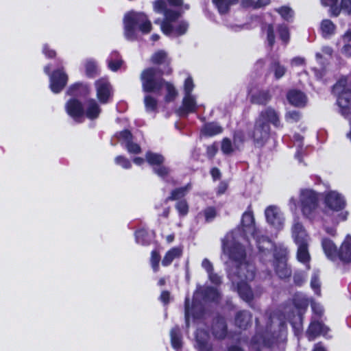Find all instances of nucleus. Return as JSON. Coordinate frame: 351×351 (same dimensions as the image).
Masks as SVG:
<instances>
[{
    "instance_id": "1a4fd4ad",
    "label": "nucleus",
    "mask_w": 351,
    "mask_h": 351,
    "mask_svg": "<svg viewBox=\"0 0 351 351\" xmlns=\"http://www.w3.org/2000/svg\"><path fill=\"white\" fill-rule=\"evenodd\" d=\"M210 332L215 339L223 341L229 333L228 323L224 316L217 314L211 321Z\"/></svg>"
},
{
    "instance_id": "5701e85b",
    "label": "nucleus",
    "mask_w": 351,
    "mask_h": 351,
    "mask_svg": "<svg viewBox=\"0 0 351 351\" xmlns=\"http://www.w3.org/2000/svg\"><path fill=\"white\" fill-rule=\"evenodd\" d=\"M196 348L198 351H209L213 350V345L209 343L208 332L204 329H197L195 332Z\"/></svg>"
},
{
    "instance_id": "69168bd1",
    "label": "nucleus",
    "mask_w": 351,
    "mask_h": 351,
    "mask_svg": "<svg viewBox=\"0 0 351 351\" xmlns=\"http://www.w3.org/2000/svg\"><path fill=\"white\" fill-rule=\"evenodd\" d=\"M194 86L193 78L191 76L186 77L184 83V95H192Z\"/></svg>"
},
{
    "instance_id": "c9c22d12",
    "label": "nucleus",
    "mask_w": 351,
    "mask_h": 351,
    "mask_svg": "<svg viewBox=\"0 0 351 351\" xmlns=\"http://www.w3.org/2000/svg\"><path fill=\"white\" fill-rule=\"evenodd\" d=\"M107 61L108 68L112 71H117L123 63L120 53L117 51H114L110 53Z\"/></svg>"
},
{
    "instance_id": "f257e3e1",
    "label": "nucleus",
    "mask_w": 351,
    "mask_h": 351,
    "mask_svg": "<svg viewBox=\"0 0 351 351\" xmlns=\"http://www.w3.org/2000/svg\"><path fill=\"white\" fill-rule=\"evenodd\" d=\"M152 29V23L145 13L130 11L125 14L123 34L126 40L131 42L137 40V30H139L143 34H147Z\"/></svg>"
},
{
    "instance_id": "de8ad7c7",
    "label": "nucleus",
    "mask_w": 351,
    "mask_h": 351,
    "mask_svg": "<svg viewBox=\"0 0 351 351\" xmlns=\"http://www.w3.org/2000/svg\"><path fill=\"white\" fill-rule=\"evenodd\" d=\"M175 208L180 217L186 216L189 212V205L187 200L186 199H182L176 202Z\"/></svg>"
},
{
    "instance_id": "0eeeda50",
    "label": "nucleus",
    "mask_w": 351,
    "mask_h": 351,
    "mask_svg": "<svg viewBox=\"0 0 351 351\" xmlns=\"http://www.w3.org/2000/svg\"><path fill=\"white\" fill-rule=\"evenodd\" d=\"M335 90L339 91L337 104L343 113L351 108V89L347 86V79L341 78L333 86Z\"/></svg>"
},
{
    "instance_id": "a878e982",
    "label": "nucleus",
    "mask_w": 351,
    "mask_h": 351,
    "mask_svg": "<svg viewBox=\"0 0 351 351\" xmlns=\"http://www.w3.org/2000/svg\"><path fill=\"white\" fill-rule=\"evenodd\" d=\"M271 98L272 95L269 89H260L250 96V101L252 104L265 106Z\"/></svg>"
},
{
    "instance_id": "dca6fc26",
    "label": "nucleus",
    "mask_w": 351,
    "mask_h": 351,
    "mask_svg": "<svg viewBox=\"0 0 351 351\" xmlns=\"http://www.w3.org/2000/svg\"><path fill=\"white\" fill-rule=\"evenodd\" d=\"M197 110L195 98L193 95H184L182 105L176 110V114L180 118L186 117L189 114L196 112Z\"/></svg>"
},
{
    "instance_id": "7ed1b4c3",
    "label": "nucleus",
    "mask_w": 351,
    "mask_h": 351,
    "mask_svg": "<svg viewBox=\"0 0 351 351\" xmlns=\"http://www.w3.org/2000/svg\"><path fill=\"white\" fill-rule=\"evenodd\" d=\"M159 68L148 67L144 69L141 74L143 90L145 93H158L164 86L165 80Z\"/></svg>"
},
{
    "instance_id": "9d476101",
    "label": "nucleus",
    "mask_w": 351,
    "mask_h": 351,
    "mask_svg": "<svg viewBox=\"0 0 351 351\" xmlns=\"http://www.w3.org/2000/svg\"><path fill=\"white\" fill-rule=\"evenodd\" d=\"M96 95L100 104H106L112 97V86L107 78L101 77L95 81Z\"/></svg>"
},
{
    "instance_id": "412c9836",
    "label": "nucleus",
    "mask_w": 351,
    "mask_h": 351,
    "mask_svg": "<svg viewBox=\"0 0 351 351\" xmlns=\"http://www.w3.org/2000/svg\"><path fill=\"white\" fill-rule=\"evenodd\" d=\"M185 308V320L188 324L189 322L190 315L192 316L193 319L198 320L203 318L205 314L204 307L200 304H197L193 302L191 308L189 306V300L186 299L184 304Z\"/></svg>"
},
{
    "instance_id": "2eb2a0df",
    "label": "nucleus",
    "mask_w": 351,
    "mask_h": 351,
    "mask_svg": "<svg viewBox=\"0 0 351 351\" xmlns=\"http://www.w3.org/2000/svg\"><path fill=\"white\" fill-rule=\"evenodd\" d=\"M256 276L255 267L244 261L236 266L235 276L239 280L252 281Z\"/></svg>"
},
{
    "instance_id": "f3484780",
    "label": "nucleus",
    "mask_w": 351,
    "mask_h": 351,
    "mask_svg": "<svg viewBox=\"0 0 351 351\" xmlns=\"http://www.w3.org/2000/svg\"><path fill=\"white\" fill-rule=\"evenodd\" d=\"M289 104L296 108H304L308 102L306 95L298 89H290L286 94Z\"/></svg>"
},
{
    "instance_id": "8fccbe9b",
    "label": "nucleus",
    "mask_w": 351,
    "mask_h": 351,
    "mask_svg": "<svg viewBox=\"0 0 351 351\" xmlns=\"http://www.w3.org/2000/svg\"><path fill=\"white\" fill-rule=\"evenodd\" d=\"M277 32L280 39L285 45H287L290 40V32L287 25L285 24H279L277 27Z\"/></svg>"
},
{
    "instance_id": "0e129e2a",
    "label": "nucleus",
    "mask_w": 351,
    "mask_h": 351,
    "mask_svg": "<svg viewBox=\"0 0 351 351\" xmlns=\"http://www.w3.org/2000/svg\"><path fill=\"white\" fill-rule=\"evenodd\" d=\"M125 148L130 154H138L142 151L141 146L138 143H134L133 140L125 144Z\"/></svg>"
},
{
    "instance_id": "6ab92c4d",
    "label": "nucleus",
    "mask_w": 351,
    "mask_h": 351,
    "mask_svg": "<svg viewBox=\"0 0 351 351\" xmlns=\"http://www.w3.org/2000/svg\"><path fill=\"white\" fill-rule=\"evenodd\" d=\"M256 121H265L269 124H272L275 128L282 126L278 112L271 106L266 108L260 112L259 118Z\"/></svg>"
},
{
    "instance_id": "a19ab883",
    "label": "nucleus",
    "mask_w": 351,
    "mask_h": 351,
    "mask_svg": "<svg viewBox=\"0 0 351 351\" xmlns=\"http://www.w3.org/2000/svg\"><path fill=\"white\" fill-rule=\"evenodd\" d=\"M270 69L274 72L276 80L282 78L287 72V68L280 64L278 60H274L270 64Z\"/></svg>"
},
{
    "instance_id": "5fc2aeb1",
    "label": "nucleus",
    "mask_w": 351,
    "mask_h": 351,
    "mask_svg": "<svg viewBox=\"0 0 351 351\" xmlns=\"http://www.w3.org/2000/svg\"><path fill=\"white\" fill-rule=\"evenodd\" d=\"M266 32H267V40L268 45L271 48L275 44V33L274 27L271 23L265 24Z\"/></svg>"
},
{
    "instance_id": "37998d69",
    "label": "nucleus",
    "mask_w": 351,
    "mask_h": 351,
    "mask_svg": "<svg viewBox=\"0 0 351 351\" xmlns=\"http://www.w3.org/2000/svg\"><path fill=\"white\" fill-rule=\"evenodd\" d=\"M274 11L278 13L283 20L291 22L294 16V11L287 5H282L275 8Z\"/></svg>"
},
{
    "instance_id": "4468645a",
    "label": "nucleus",
    "mask_w": 351,
    "mask_h": 351,
    "mask_svg": "<svg viewBox=\"0 0 351 351\" xmlns=\"http://www.w3.org/2000/svg\"><path fill=\"white\" fill-rule=\"evenodd\" d=\"M329 330V328L322 321L312 319L306 331V335L309 341H313L320 335H326Z\"/></svg>"
},
{
    "instance_id": "09e8293b",
    "label": "nucleus",
    "mask_w": 351,
    "mask_h": 351,
    "mask_svg": "<svg viewBox=\"0 0 351 351\" xmlns=\"http://www.w3.org/2000/svg\"><path fill=\"white\" fill-rule=\"evenodd\" d=\"M144 104L147 112H155L158 108V101L153 96L147 95L144 97Z\"/></svg>"
},
{
    "instance_id": "49530a36",
    "label": "nucleus",
    "mask_w": 351,
    "mask_h": 351,
    "mask_svg": "<svg viewBox=\"0 0 351 351\" xmlns=\"http://www.w3.org/2000/svg\"><path fill=\"white\" fill-rule=\"evenodd\" d=\"M161 261V256L160 252L157 250H153L151 252L149 263L154 273H157L160 270V262Z\"/></svg>"
},
{
    "instance_id": "72a5a7b5",
    "label": "nucleus",
    "mask_w": 351,
    "mask_h": 351,
    "mask_svg": "<svg viewBox=\"0 0 351 351\" xmlns=\"http://www.w3.org/2000/svg\"><path fill=\"white\" fill-rule=\"evenodd\" d=\"M322 246L326 256L330 260L337 258V247L333 241L329 238H324L322 241Z\"/></svg>"
},
{
    "instance_id": "2f4dec72",
    "label": "nucleus",
    "mask_w": 351,
    "mask_h": 351,
    "mask_svg": "<svg viewBox=\"0 0 351 351\" xmlns=\"http://www.w3.org/2000/svg\"><path fill=\"white\" fill-rule=\"evenodd\" d=\"M182 255V249L180 247H173L169 250L161 261L163 267L169 266L176 258H180Z\"/></svg>"
},
{
    "instance_id": "39448f33",
    "label": "nucleus",
    "mask_w": 351,
    "mask_h": 351,
    "mask_svg": "<svg viewBox=\"0 0 351 351\" xmlns=\"http://www.w3.org/2000/svg\"><path fill=\"white\" fill-rule=\"evenodd\" d=\"M302 215L308 219L314 217L319 204V193L311 189H301L299 196Z\"/></svg>"
},
{
    "instance_id": "f03ea898",
    "label": "nucleus",
    "mask_w": 351,
    "mask_h": 351,
    "mask_svg": "<svg viewBox=\"0 0 351 351\" xmlns=\"http://www.w3.org/2000/svg\"><path fill=\"white\" fill-rule=\"evenodd\" d=\"M145 160L152 167L154 174L167 182H170L169 178L171 173V169L165 165V157L162 154L147 151L145 153V159L142 157H135L133 159V162L137 165H143Z\"/></svg>"
},
{
    "instance_id": "9b49d317",
    "label": "nucleus",
    "mask_w": 351,
    "mask_h": 351,
    "mask_svg": "<svg viewBox=\"0 0 351 351\" xmlns=\"http://www.w3.org/2000/svg\"><path fill=\"white\" fill-rule=\"evenodd\" d=\"M65 111L67 114L77 122H80V119L84 117V107L82 102L74 97L67 100L64 106Z\"/></svg>"
},
{
    "instance_id": "052dcab7",
    "label": "nucleus",
    "mask_w": 351,
    "mask_h": 351,
    "mask_svg": "<svg viewBox=\"0 0 351 351\" xmlns=\"http://www.w3.org/2000/svg\"><path fill=\"white\" fill-rule=\"evenodd\" d=\"M203 213L206 222L212 221L217 216V210L214 206L206 207Z\"/></svg>"
},
{
    "instance_id": "4d7b16f0",
    "label": "nucleus",
    "mask_w": 351,
    "mask_h": 351,
    "mask_svg": "<svg viewBox=\"0 0 351 351\" xmlns=\"http://www.w3.org/2000/svg\"><path fill=\"white\" fill-rule=\"evenodd\" d=\"M182 15V12L179 11L168 9L164 14L165 21L170 23L176 22Z\"/></svg>"
},
{
    "instance_id": "ddd939ff",
    "label": "nucleus",
    "mask_w": 351,
    "mask_h": 351,
    "mask_svg": "<svg viewBox=\"0 0 351 351\" xmlns=\"http://www.w3.org/2000/svg\"><path fill=\"white\" fill-rule=\"evenodd\" d=\"M324 203L326 207L333 211L342 210L346 205L343 197L334 191H330L326 194Z\"/></svg>"
},
{
    "instance_id": "20e7f679",
    "label": "nucleus",
    "mask_w": 351,
    "mask_h": 351,
    "mask_svg": "<svg viewBox=\"0 0 351 351\" xmlns=\"http://www.w3.org/2000/svg\"><path fill=\"white\" fill-rule=\"evenodd\" d=\"M293 304L297 310H291L288 312L287 319L291 324L294 335L300 336L303 332L304 315L308 306V300L306 299H293Z\"/></svg>"
},
{
    "instance_id": "ea45409f",
    "label": "nucleus",
    "mask_w": 351,
    "mask_h": 351,
    "mask_svg": "<svg viewBox=\"0 0 351 351\" xmlns=\"http://www.w3.org/2000/svg\"><path fill=\"white\" fill-rule=\"evenodd\" d=\"M293 236L295 242H299L303 240H308V234H306L302 223H295L293 227Z\"/></svg>"
},
{
    "instance_id": "bb28decb",
    "label": "nucleus",
    "mask_w": 351,
    "mask_h": 351,
    "mask_svg": "<svg viewBox=\"0 0 351 351\" xmlns=\"http://www.w3.org/2000/svg\"><path fill=\"white\" fill-rule=\"evenodd\" d=\"M252 313L247 310H240L237 311L234 316V325L236 327L246 330L252 325Z\"/></svg>"
},
{
    "instance_id": "58836bf2",
    "label": "nucleus",
    "mask_w": 351,
    "mask_h": 351,
    "mask_svg": "<svg viewBox=\"0 0 351 351\" xmlns=\"http://www.w3.org/2000/svg\"><path fill=\"white\" fill-rule=\"evenodd\" d=\"M202 295L204 300L210 302H217L220 299V293L217 289L210 286L202 289Z\"/></svg>"
},
{
    "instance_id": "cd10ccee",
    "label": "nucleus",
    "mask_w": 351,
    "mask_h": 351,
    "mask_svg": "<svg viewBox=\"0 0 351 351\" xmlns=\"http://www.w3.org/2000/svg\"><path fill=\"white\" fill-rule=\"evenodd\" d=\"M248 282L238 280L237 282V293L239 297L246 302H250L254 300V293Z\"/></svg>"
},
{
    "instance_id": "680f3d73",
    "label": "nucleus",
    "mask_w": 351,
    "mask_h": 351,
    "mask_svg": "<svg viewBox=\"0 0 351 351\" xmlns=\"http://www.w3.org/2000/svg\"><path fill=\"white\" fill-rule=\"evenodd\" d=\"M301 112L297 110H291L285 114V119L287 122L297 123L301 119Z\"/></svg>"
},
{
    "instance_id": "393cba45",
    "label": "nucleus",
    "mask_w": 351,
    "mask_h": 351,
    "mask_svg": "<svg viewBox=\"0 0 351 351\" xmlns=\"http://www.w3.org/2000/svg\"><path fill=\"white\" fill-rule=\"evenodd\" d=\"M101 111V108L95 99L90 98L86 100L84 108V116L88 119L95 120L98 119Z\"/></svg>"
},
{
    "instance_id": "423d86ee",
    "label": "nucleus",
    "mask_w": 351,
    "mask_h": 351,
    "mask_svg": "<svg viewBox=\"0 0 351 351\" xmlns=\"http://www.w3.org/2000/svg\"><path fill=\"white\" fill-rule=\"evenodd\" d=\"M271 128L265 121H256L253 130L248 133L255 147H263L270 137Z\"/></svg>"
},
{
    "instance_id": "b1692460",
    "label": "nucleus",
    "mask_w": 351,
    "mask_h": 351,
    "mask_svg": "<svg viewBox=\"0 0 351 351\" xmlns=\"http://www.w3.org/2000/svg\"><path fill=\"white\" fill-rule=\"evenodd\" d=\"M241 224L246 232H250L254 237L256 228L255 226V219L254 217L253 211L251 210V205L245 211L241 217Z\"/></svg>"
},
{
    "instance_id": "aec40b11",
    "label": "nucleus",
    "mask_w": 351,
    "mask_h": 351,
    "mask_svg": "<svg viewBox=\"0 0 351 351\" xmlns=\"http://www.w3.org/2000/svg\"><path fill=\"white\" fill-rule=\"evenodd\" d=\"M90 93V86L83 82H75L71 85L66 90L68 95L78 99L79 98H86Z\"/></svg>"
},
{
    "instance_id": "4c0bfd02",
    "label": "nucleus",
    "mask_w": 351,
    "mask_h": 351,
    "mask_svg": "<svg viewBox=\"0 0 351 351\" xmlns=\"http://www.w3.org/2000/svg\"><path fill=\"white\" fill-rule=\"evenodd\" d=\"M320 30L322 37L328 38L335 34L336 25L330 19H323L320 23Z\"/></svg>"
},
{
    "instance_id": "c85d7f7f",
    "label": "nucleus",
    "mask_w": 351,
    "mask_h": 351,
    "mask_svg": "<svg viewBox=\"0 0 351 351\" xmlns=\"http://www.w3.org/2000/svg\"><path fill=\"white\" fill-rule=\"evenodd\" d=\"M337 257L344 263L351 262V236L347 235L337 250Z\"/></svg>"
},
{
    "instance_id": "79ce46f5",
    "label": "nucleus",
    "mask_w": 351,
    "mask_h": 351,
    "mask_svg": "<svg viewBox=\"0 0 351 351\" xmlns=\"http://www.w3.org/2000/svg\"><path fill=\"white\" fill-rule=\"evenodd\" d=\"M275 272L280 279H289L291 276V269L285 263H278L275 266Z\"/></svg>"
},
{
    "instance_id": "c756f323",
    "label": "nucleus",
    "mask_w": 351,
    "mask_h": 351,
    "mask_svg": "<svg viewBox=\"0 0 351 351\" xmlns=\"http://www.w3.org/2000/svg\"><path fill=\"white\" fill-rule=\"evenodd\" d=\"M191 184L187 183L186 185L173 189L169 195L165 199V203H168L171 201H179L184 199L189 191L191 189Z\"/></svg>"
},
{
    "instance_id": "7c9ffc66",
    "label": "nucleus",
    "mask_w": 351,
    "mask_h": 351,
    "mask_svg": "<svg viewBox=\"0 0 351 351\" xmlns=\"http://www.w3.org/2000/svg\"><path fill=\"white\" fill-rule=\"evenodd\" d=\"M223 132V128L216 122H208L203 125L201 134L206 137L218 135Z\"/></svg>"
},
{
    "instance_id": "a211bd4d",
    "label": "nucleus",
    "mask_w": 351,
    "mask_h": 351,
    "mask_svg": "<svg viewBox=\"0 0 351 351\" xmlns=\"http://www.w3.org/2000/svg\"><path fill=\"white\" fill-rule=\"evenodd\" d=\"M267 221L276 229H281L283 226L284 219L275 206H269L265 210Z\"/></svg>"
},
{
    "instance_id": "774afa93",
    "label": "nucleus",
    "mask_w": 351,
    "mask_h": 351,
    "mask_svg": "<svg viewBox=\"0 0 351 351\" xmlns=\"http://www.w3.org/2000/svg\"><path fill=\"white\" fill-rule=\"evenodd\" d=\"M340 6L344 14L351 16V0H341Z\"/></svg>"
},
{
    "instance_id": "603ef678",
    "label": "nucleus",
    "mask_w": 351,
    "mask_h": 351,
    "mask_svg": "<svg viewBox=\"0 0 351 351\" xmlns=\"http://www.w3.org/2000/svg\"><path fill=\"white\" fill-rule=\"evenodd\" d=\"M189 23L186 21H181L174 27V36L179 37L185 34L189 29Z\"/></svg>"
},
{
    "instance_id": "3c124183",
    "label": "nucleus",
    "mask_w": 351,
    "mask_h": 351,
    "mask_svg": "<svg viewBox=\"0 0 351 351\" xmlns=\"http://www.w3.org/2000/svg\"><path fill=\"white\" fill-rule=\"evenodd\" d=\"M232 140L236 147L243 145L247 140L245 132L243 130H236L233 133Z\"/></svg>"
},
{
    "instance_id": "6e6552de",
    "label": "nucleus",
    "mask_w": 351,
    "mask_h": 351,
    "mask_svg": "<svg viewBox=\"0 0 351 351\" xmlns=\"http://www.w3.org/2000/svg\"><path fill=\"white\" fill-rule=\"evenodd\" d=\"M69 80L63 66L53 70L50 75L49 88L52 93L58 94L66 87Z\"/></svg>"
},
{
    "instance_id": "4be33fe9",
    "label": "nucleus",
    "mask_w": 351,
    "mask_h": 351,
    "mask_svg": "<svg viewBox=\"0 0 351 351\" xmlns=\"http://www.w3.org/2000/svg\"><path fill=\"white\" fill-rule=\"evenodd\" d=\"M229 258L237 265L245 261L246 252L244 247L239 243H234L227 247Z\"/></svg>"
},
{
    "instance_id": "6e6d98bb",
    "label": "nucleus",
    "mask_w": 351,
    "mask_h": 351,
    "mask_svg": "<svg viewBox=\"0 0 351 351\" xmlns=\"http://www.w3.org/2000/svg\"><path fill=\"white\" fill-rule=\"evenodd\" d=\"M221 149L223 154L229 155L234 152L231 140L225 137L221 141Z\"/></svg>"
},
{
    "instance_id": "a18cd8bd",
    "label": "nucleus",
    "mask_w": 351,
    "mask_h": 351,
    "mask_svg": "<svg viewBox=\"0 0 351 351\" xmlns=\"http://www.w3.org/2000/svg\"><path fill=\"white\" fill-rule=\"evenodd\" d=\"M85 73L88 78H95L99 74L98 66L95 62L88 60L85 63Z\"/></svg>"
},
{
    "instance_id": "f704fd0d",
    "label": "nucleus",
    "mask_w": 351,
    "mask_h": 351,
    "mask_svg": "<svg viewBox=\"0 0 351 351\" xmlns=\"http://www.w3.org/2000/svg\"><path fill=\"white\" fill-rule=\"evenodd\" d=\"M171 346L175 350H180L182 348V337L179 326H176L171 328L170 332Z\"/></svg>"
},
{
    "instance_id": "338daca9",
    "label": "nucleus",
    "mask_w": 351,
    "mask_h": 351,
    "mask_svg": "<svg viewBox=\"0 0 351 351\" xmlns=\"http://www.w3.org/2000/svg\"><path fill=\"white\" fill-rule=\"evenodd\" d=\"M154 5L155 11L159 13H162L163 14L168 10L167 4L164 0L155 1Z\"/></svg>"
},
{
    "instance_id": "864d4df0",
    "label": "nucleus",
    "mask_w": 351,
    "mask_h": 351,
    "mask_svg": "<svg viewBox=\"0 0 351 351\" xmlns=\"http://www.w3.org/2000/svg\"><path fill=\"white\" fill-rule=\"evenodd\" d=\"M114 136L118 140L123 141L125 144L134 138L132 133L128 129L117 132Z\"/></svg>"
},
{
    "instance_id": "e2e57ef3",
    "label": "nucleus",
    "mask_w": 351,
    "mask_h": 351,
    "mask_svg": "<svg viewBox=\"0 0 351 351\" xmlns=\"http://www.w3.org/2000/svg\"><path fill=\"white\" fill-rule=\"evenodd\" d=\"M160 29L162 33L166 36H174V27L172 23L163 20L160 24Z\"/></svg>"
},
{
    "instance_id": "13d9d810",
    "label": "nucleus",
    "mask_w": 351,
    "mask_h": 351,
    "mask_svg": "<svg viewBox=\"0 0 351 351\" xmlns=\"http://www.w3.org/2000/svg\"><path fill=\"white\" fill-rule=\"evenodd\" d=\"M136 241L141 245H147L148 242L146 238L148 236L147 232L145 229H138L134 233Z\"/></svg>"
},
{
    "instance_id": "f8f14e48",
    "label": "nucleus",
    "mask_w": 351,
    "mask_h": 351,
    "mask_svg": "<svg viewBox=\"0 0 351 351\" xmlns=\"http://www.w3.org/2000/svg\"><path fill=\"white\" fill-rule=\"evenodd\" d=\"M151 62L154 65L161 66L162 68L159 69L162 73H166V75L171 74V58L165 50L160 49L154 53L151 57Z\"/></svg>"
},
{
    "instance_id": "c03bdc74",
    "label": "nucleus",
    "mask_w": 351,
    "mask_h": 351,
    "mask_svg": "<svg viewBox=\"0 0 351 351\" xmlns=\"http://www.w3.org/2000/svg\"><path fill=\"white\" fill-rule=\"evenodd\" d=\"M166 88L167 93L165 96V101L167 103L173 101L178 95V90L173 84L169 82H166L164 84Z\"/></svg>"
},
{
    "instance_id": "e433bc0d",
    "label": "nucleus",
    "mask_w": 351,
    "mask_h": 351,
    "mask_svg": "<svg viewBox=\"0 0 351 351\" xmlns=\"http://www.w3.org/2000/svg\"><path fill=\"white\" fill-rule=\"evenodd\" d=\"M212 2L220 14H226L230 11L231 5L237 4L239 0H212Z\"/></svg>"
},
{
    "instance_id": "473e14b6",
    "label": "nucleus",
    "mask_w": 351,
    "mask_h": 351,
    "mask_svg": "<svg viewBox=\"0 0 351 351\" xmlns=\"http://www.w3.org/2000/svg\"><path fill=\"white\" fill-rule=\"evenodd\" d=\"M298 245L297 258L302 263H307L310 261L311 257L308 252V240H303L295 242Z\"/></svg>"
},
{
    "instance_id": "bf43d9fd",
    "label": "nucleus",
    "mask_w": 351,
    "mask_h": 351,
    "mask_svg": "<svg viewBox=\"0 0 351 351\" xmlns=\"http://www.w3.org/2000/svg\"><path fill=\"white\" fill-rule=\"evenodd\" d=\"M114 162L116 165L121 166L122 168L129 169L132 167L130 160L124 156L119 155L115 157Z\"/></svg>"
}]
</instances>
